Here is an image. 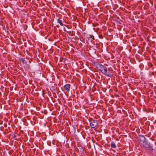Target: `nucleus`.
<instances>
[{
  "label": "nucleus",
  "instance_id": "8",
  "mask_svg": "<svg viewBox=\"0 0 156 156\" xmlns=\"http://www.w3.org/2000/svg\"><path fill=\"white\" fill-rule=\"evenodd\" d=\"M90 38H92L93 40H94V36L93 35H90Z\"/></svg>",
  "mask_w": 156,
  "mask_h": 156
},
{
  "label": "nucleus",
  "instance_id": "1",
  "mask_svg": "<svg viewBox=\"0 0 156 156\" xmlns=\"http://www.w3.org/2000/svg\"><path fill=\"white\" fill-rule=\"evenodd\" d=\"M139 139L140 142V143L144 147L148 148V149L151 150H153L152 147L150 146V143L147 141L144 136H141Z\"/></svg>",
  "mask_w": 156,
  "mask_h": 156
},
{
  "label": "nucleus",
  "instance_id": "3",
  "mask_svg": "<svg viewBox=\"0 0 156 156\" xmlns=\"http://www.w3.org/2000/svg\"><path fill=\"white\" fill-rule=\"evenodd\" d=\"M98 123L97 120H93L90 123V126L91 128H94L98 126Z\"/></svg>",
  "mask_w": 156,
  "mask_h": 156
},
{
  "label": "nucleus",
  "instance_id": "2",
  "mask_svg": "<svg viewBox=\"0 0 156 156\" xmlns=\"http://www.w3.org/2000/svg\"><path fill=\"white\" fill-rule=\"evenodd\" d=\"M98 68L104 75L109 77L110 76V73L109 70H108V69L105 66L103 65H98Z\"/></svg>",
  "mask_w": 156,
  "mask_h": 156
},
{
  "label": "nucleus",
  "instance_id": "7",
  "mask_svg": "<svg viewBox=\"0 0 156 156\" xmlns=\"http://www.w3.org/2000/svg\"><path fill=\"white\" fill-rule=\"evenodd\" d=\"M57 22L58 23H59L61 26H63V24L62 23V20H60V19H58L57 20Z\"/></svg>",
  "mask_w": 156,
  "mask_h": 156
},
{
  "label": "nucleus",
  "instance_id": "5",
  "mask_svg": "<svg viewBox=\"0 0 156 156\" xmlns=\"http://www.w3.org/2000/svg\"><path fill=\"white\" fill-rule=\"evenodd\" d=\"M111 147H112L115 148L116 147V146L114 142H112L111 144Z\"/></svg>",
  "mask_w": 156,
  "mask_h": 156
},
{
  "label": "nucleus",
  "instance_id": "4",
  "mask_svg": "<svg viewBox=\"0 0 156 156\" xmlns=\"http://www.w3.org/2000/svg\"><path fill=\"white\" fill-rule=\"evenodd\" d=\"M70 87V85L69 84H66L64 86V88H65L66 90V91L68 92L69 91Z\"/></svg>",
  "mask_w": 156,
  "mask_h": 156
},
{
  "label": "nucleus",
  "instance_id": "6",
  "mask_svg": "<svg viewBox=\"0 0 156 156\" xmlns=\"http://www.w3.org/2000/svg\"><path fill=\"white\" fill-rule=\"evenodd\" d=\"M20 60L24 64H26L27 63V61L25 59L23 58H21Z\"/></svg>",
  "mask_w": 156,
  "mask_h": 156
}]
</instances>
